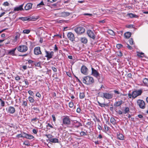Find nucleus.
I'll return each mask as SVG.
<instances>
[{"mask_svg": "<svg viewBox=\"0 0 148 148\" xmlns=\"http://www.w3.org/2000/svg\"><path fill=\"white\" fill-rule=\"evenodd\" d=\"M73 103L72 102H70L69 103V106L70 108H71L73 107Z\"/></svg>", "mask_w": 148, "mask_h": 148, "instance_id": "44", "label": "nucleus"}, {"mask_svg": "<svg viewBox=\"0 0 148 148\" xmlns=\"http://www.w3.org/2000/svg\"><path fill=\"white\" fill-rule=\"evenodd\" d=\"M32 5L31 3H27L25 7V10H27L30 9L32 8Z\"/></svg>", "mask_w": 148, "mask_h": 148, "instance_id": "19", "label": "nucleus"}, {"mask_svg": "<svg viewBox=\"0 0 148 148\" xmlns=\"http://www.w3.org/2000/svg\"><path fill=\"white\" fill-rule=\"evenodd\" d=\"M16 48H15L14 49L10 50L9 52V53L10 54L14 55L15 53V51L16 50Z\"/></svg>", "mask_w": 148, "mask_h": 148, "instance_id": "26", "label": "nucleus"}, {"mask_svg": "<svg viewBox=\"0 0 148 148\" xmlns=\"http://www.w3.org/2000/svg\"><path fill=\"white\" fill-rule=\"evenodd\" d=\"M81 111V109L79 108H77L76 111L77 113H79Z\"/></svg>", "mask_w": 148, "mask_h": 148, "instance_id": "62", "label": "nucleus"}, {"mask_svg": "<svg viewBox=\"0 0 148 148\" xmlns=\"http://www.w3.org/2000/svg\"><path fill=\"white\" fill-rule=\"evenodd\" d=\"M82 82L85 84L88 85L93 83L94 80L92 77L87 76L83 78Z\"/></svg>", "mask_w": 148, "mask_h": 148, "instance_id": "1", "label": "nucleus"}, {"mask_svg": "<svg viewBox=\"0 0 148 148\" xmlns=\"http://www.w3.org/2000/svg\"><path fill=\"white\" fill-rule=\"evenodd\" d=\"M44 5V4L42 1L39 3L38 4L37 6V8L41 7L42 6Z\"/></svg>", "mask_w": 148, "mask_h": 148, "instance_id": "30", "label": "nucleus"}, {"mask_svg": "<svg viewBox=\"0 0 148 148\" xmlns=\"http://www.w3.org/2000/svg\"><path fill=\"white\" fill-rule=\"evenodd\" d=\"M34 53L35 55H38L41 54L42 52L40 51V47H35L34 49Z\"/></svg>", "mask_w": 148, "mask_h": 148, "instance_id": "14", "label": "nucleus"}, {"mask_svg": "<svg viewBox=\"0 0 148 148\" xmlns=\"http://www.w3.org/2000/svg\"><path fill=\"white\" fill-rule=\"evenodd\" d=\"M34 62V64L36 66H40V62Z\"/></svg>", "mask_w": 148, "mask_h": 148, "instance_id": "35", "label": "nucleus"}, {"mask_svg": "<svg viewBox=\"0 0 148 148\" xmlns=\"http://www.w3.org/2000/svg\"><path fill=\"white\" fill-rule=\"evenodd\" d=\"M71 13L67 12L64 11L63 12H60L57 13V15L59 16L66 17L69 16L70 14Z\"/></svg>", "mask_w": 148, "mask_h": 148, "instance_id": "10", "label": "nucleus"}, {"mask_svg": "<svg viewBox=\"0 0 148 148\" xmlns=\"http://www.w3.org/2000/svg\"><path fill=\"white\" fill-rule=\"evenodd\" d=\"M51 69L54 72H56L57 71V69L55 67L52 66L51 67Z\"/></svg>", "mask_w": 148, "mask_h": 148, "instance_id": "46", "label": "nucleus"}, {"mask_svg": "<svg viewBox=\"0 0 148 148\" xmlns=\"http://www.w3.org/2000/svg\"><path fill=\"white\" fill-rule=\"evenodd\" d=\"M47 127H49L51 128H53V126L49 123H48L47 125L46 126Z\"/></svg>", "mask_w": 148, "mask_h": 148, "instance_id": "56", "label": "nucleus"}, {"mask_svg": "<svg viewBox=\"0 0 148 148\" xmlns=\"http://www.w3.org/2000/svg\"><path fill=\"white\" fill-rule=\"evenodd\" d=\"M75 77L77 80V81H78L79 83L82 84V82L80 81V80L76 76H75Z\"/></svg>", "mask_w": 148, "mask_h": 148, "instance_id": "59", "label": "nucleus"}, {"mask_svg": "<svg viewBox=\"0 0 148 148\" xmlns=\"http://www.w3.org/2000/svg\"><path fill=\"white\" fill-rule=\"evenodd\" d=\"M104 127L105 130L106 131H108L109 130V127L107 126L106 124H104Z\"/></svg>", "mask_w": 148, "mask_h": 148, "instance_id": "41", "label": "nucleus"}, {"mask_svg": "<svg viewBox=\"0 0 148 148\" xmlns=\"http://www.w3.org/2000/svg\"><path fill=\"white\" fill-rule=\"evenodd\" d=\"M52 117L53 118V121L54 122L56 120V118L55 117V115H52Z\"/></svg>", "mask_w": 148, "mask_h": 148, "instance_id": "58", "label": "nucleus"}, {"mask_svg": "<svg viewBox=\"0 0 148 148\" xmlns=\"http://www.w3.org/2000/svg\"><path fill=\"white\" fill-rule=\"evenodd\" d=\"M58 50V48L57 47V45H55L54 51H57Z\"/></svg>", "mask_w": 148, "mask_h": 148, "instance_id": "61", "label": "nucleus"}, {"mask_svg": "<svg viewBox=\"0 0 148 148\" xmlns=\"http://www.w3.org/2000/svg\"><path fill=\"white\" fill-rule=\"evenodd\" d=\"M45 136H46L47 138H49V139L52 138H53V136L52 135L50 134H45Z\"/></svg>", "mask_w": 148, "mask_h": 148, "instance_id": "32", "label": "nucleus"}, {"mask_svg": "<svg viewBox=\"0 0 148 148\" xmlns=\"http://www.w3.org/2000/svg\"><path fill=\"white\" fill-rule=\"evenodd\" d=\"M74 31L77 34L80 35L84 33L85 30L83 27H77L75 28Z\"/></svg>", "mask_w": 148, "mask_h": 148, "instance_id": "6", "label": "nucleus"}, {"mask_svg": "<svg viewBox=\"0 0 148 148\" xmlns=\"http://www.w3.org/2000/svg\"><path fill=\"white\" fill-rule=\"evenodd\" d=\"M25 138L29 139H32L34 138V137L32 135L28 134L27 136L25 137Z\"/></svg>", "mask_w": 148, "mask_h": 148, "instance_id": "27", "label": "nucleus"}, {"mask_svg": "<svg viewBox=\"0 0 148 148\" xmlns=\"http://www.w3.org/2000/svg\"><path fill=\"white\" fill-rule=\"evenodd\" d=\"M114 92L115 94H120V92L116 90H114Z\"/></svg>", "mask_w": 148, "mask_h": 148, "instance_id": "60", "label": "nucleus"}, {"mask_svg": "<svg viewBox=\"0 0 148 148\" xmlns=\"http://www.w3.org/2000/svg\"><path fill=\"white\" fill-rule=\"evenodd\" d=\"M67 36L71 42H73L75 41V38L74 34L71 32L68 33Z\"/></svg>", "mask_w": 148, "mask_h": 148, "instance_id": "12", "label": "nucleus"}, {"mask_svg": "<svg viewBox=\"0 0 148 148\" xmlns=\"http://www.w3.org/2000/svg\"><path fill=\"white\" fill-rule=\"evenodd\" d=\"M137 104L140 108L144 109L145 107V102L142 100L138 99L137 101Z\"/></svg>", "mask_w": 148, "mask_h": 148, "instance_id": "9", "label": "nucleus"}, {"mask_svg": "<svg viewBox=\"0 0 148 148\" xmlns=\"http://www.w3.org/2000/svg\"><path fill=\"white\" fill-rule=\"evenodd\" d=\"M27 134L24 133L22 135V136H21L20 137H23L25 138V137L27 136Z\"/></svg>", "mask_w": 148, "mask_h": 148, "instance_id": "48", "label": "nucleus"}, {"mask_svg": "<svg viewBox=\"0 0 148 148\" xmlns=\"http://www.w3.org/2000/svg\"><path fill=\"white\" fill-rule=\"evenodd\" d=\"M28 49L27 47L24 45H20L17 48L18 51L22 52H26L27 50Z\"/></svg>", "mask_w": 148, "mask_h": 148, "instance_id": "5", "label": "nucleus"}, {"mask_svg": "<svg viewBox=\"0 0 148 148\" xmlns=\"http://www.w3.org/2000/svg\"><path fill=\"white\" fill-rule=\"evenodd\" d=\"M87 34L88 36L94 40L95 38V36L94 33V31H92L90 29L87 30Z\"/></svg>", "mask_w": 148, "mask_h": 148, "instance_id": "7", "label": "nucleus"}, {"mask_svg": "<svg viewBox=\"0 0 148 148\" xmlns=\"http://www.w3.org/2000/svg\"><path fill=\"white\" fill-rule=\"evenodd\" d=\"M127 16L130 17L131 18H138V15L134 14L132 13H129L127 14Z\"/></svg>", "mask_w": 148, "mask_h": 148, "instance_id": "25", "label": "nucleus"}, {"mask_svg": "<svg viewBox=\"0 0 148 148\" xmlns=\"http://www.w3.org/2000/svg\"><path fill=\"white\" fill-rule=\"evenodd\" d=\"M22 105L24 106H26L27 105V103L26 101H24Z\"/></svg>", "mask_w": 148, "mask_h": 148, "instance_id": "54", "label": "nucleus"}, {"mask_svg": "<svg viewBox=\"0 0 148 148\" xmlns=\"http://www.w3.org/2000/svg\"><path fill=\"white\" fill-rule=\"evenodd\" d=\"M117 138L118 139L121 140H123L124 139V136L123 135L120 133L117 134Z\"/></svg>", "mask_w": 148, "mask_h": 148, "instance_id": "22", "label": "nucleus"}, {"mask_svg": "<svg viewBox=\"0 0 148 148\" xmlns=\"http://www.w3.org/2000/svg\"><path fill=\"white\" fill-rule=\"evenodd\" d=\"M36 97H37L39 98H40L41 97V95L39 92H37L36 93Z\"/></svg>", "mask_w": 148, "mask_h": 148, "instance_id": "49", "label": "nucleus"}, {"mask_svg": "<svg viewBox=\"0 0 148 148\" xmlns=\"http://www.w3.org/2000/svg\"><path fill=\"white\" fill-rule=\"evenodd\" d=\"M142 92L143 90L142 89L133 91L132 92V98L134 99L137 96L141 95Z\"/></svg>", "mask_w": 148, "mask_h": 148, "instance_id": "4", "label": "nucleus"}, {"mask_svg": "<svg viewBox=\"0 0 148 148\" xmlns=\"http://www.w3.org/2000/svg\"><path fill=\"white\" fill-rule=\"evenodd\" d=\"M86 133H87V132H85L83 131L81 132L80 133V134L81 135V136H85V135H87Z\"/></svg>", "mask_w": 148, "mask_h": 148, "instance_id": "38", "label": "nucleus"}, {"mask_svg": "<svg viewBox=\"0 0 148 148\" xmlns=\"http://www.w3.org/2000/svg\"><path fill=\"white\" fill-rule=\"evenodd\" d=\"M24 81L26 85H28L29 84V83L27 79H25Z\"/></svg>", "mask_w": 148, "mask_h": 148, "instance_id": "63", "label": "nucleus"}, {"mask_svg": "<svg viewBox=\"0 0 148 148\" xmlns=\"http://www.w3.org/2000/svg\"><path fill=\"white\" fill-rule=\"evenodd\" d=\"M64 21L62 20H60L58 21V20H57L56 21V22L57 23H62Z\"/></svg>", "mask_w": 148, "mask_h": 148, "instance_id": "55", "label": "nucleus"}, {"mask_svg": "<svg viewBox=\"0 0 148 148\" xmlns=\"http://www.w3.org/2000/svg\"><path fill=\"white\" fill-rule=\"evenodd\" d=\"M15 79L16 80L18 81L21 79V78L19 76L17 75V76L16 77Z\"/></svg>", "mask_w": 148, "mask_h": 148, "instance_id": "50", "label": "nucleus"}, {"mask_svg": "<svg viewBox=\"0 0 148 148\" xmlns=\"http://www.w3.org/2000/svg\"><path fill=\"white\" fill-rule=\"evenodd\" d=\"M81 73L84 75H87L88 74V69L85 66H82L81 69Z\"/></svg>", "mask_w": 148, "mask_h": 148, "instance_id": "11", "label": "nucleus"}, {"mask_svg": "<svg viewBox=\"0 0 148 148\" xmlns=\"http://www.w3.org/2000/svg\"><path fill=\"white\" fill-rule=\"evenodd\" d=\"M123 101L122 100L116 102L114 104V106L115 107H118L120 106L123 103Z\"/></svg>", "mask_w": 148, "mask_h": 148, "instance_id": "21", "label": "nucleus"}, {"mask_svg": "<svg viewBox=\"0 0 148 148\" xmlns=\"http://www.w3.org/2000/svg\"><path fill=\"white\" fill-rule=\"evenodd\" d=\"M5 102L3 101H2L1 102V105L2 107H3L5 106Z\"/></svg>", "mask_w": 148, "mask_h": 148, "instance_id": "51", "label": "nucleus"}, {"mask_svg": "<svg viewBox=\"0 0 148 148\" xmlns=\"http://www.w3.org/2000/svg\"><path fill=\"white\" fill-rule=\"evenodd\" d=\"M20 34L19 33H17L16 34L15 37V40L16 41L17 39L19 38Z\"/></svg>", "mask_w": 148, "mask_h": 148, "instance_id": "39", "label": "nucleus"}, {"mask_svg": "<svg viewBox=\"0 0 148 148\" xmlns=\"http://www.w3.org/2000/svg\"><path fill=\"white\" fill-rule=\"evenodd\" d=\"M131 33L129 32H127L124 34V35L126 38H129L131 36Z\"/></svg>", "mask_w": 148, "mask_h": 148, "instance_id": "24", "label": "nucleus"}, {"mask_svg": "<svg viewBox=\"0 0 148 148\" xmlns=\"http://www.w3.org/2000/svg\"><path fill=\"white\" fill-rule=\"evenodd\" d=\"M127 47L130 50H131L132 49V47L130 46L128 44H127Z\"/></svg>", "mask_w": 148, "mask_h": 148, "instance_id": "52", "label": "nucleus"}, {"mask_svg": "<svg viewBox=\"0 0 148 148\" xmlns=\"http://www.w3.org/2000/svg\"><path fill=\"white\" fill-rule=\"evenodd\" d=\"M23 5L24 4H23L18 7H16L14 8L13 12L14 13L15 11L23 10L24 9L23 8Z\"/></svg>", "mask_w": 148, "mask_h": 148, "instance_id": "16", "label": "nucleus"}, {"mask_svg": "<svg viewBox=\"0 0 148 148\" xmlns=\"http://www.w3.org/2000/svg\"><path fill=\"white\" fill-rule=\"evenodd\" d=\"M103 97L106 99H110L113 97V94L112 93L109 92L103 93Z\"/></svg>", "mask_w": 148, "mask_h": 148, "instance_id": "13", "label": "nucleus"}, {"mask_svg": "<svg viewBox=\"0 0 148 148\" xmlns=\"http://www.w3.org/2000/svg\"><path fill=\"white\" fill-rule=\"evenodd\" d=\"M3 5L5 6H8L9 4L8 2L6 1L4 2Z\"/></svg>", "mask_w": 148, "mask_h": 148, "instance_id": "47", "label": "nucleus"}, {"mask_svg": "<svg viewBox=\"0 0 148 148\" xmlns=\"http://www.w3.org/2000/svg\"><path fill=\"white\" fill-rule=\"evenodd\" d=\"M45 52L46 54L45 57L47 58V60H49L52 58L54 54V52L53 51L51 52L45 50Z\"/></svg>", "mask_w": 148, "mask_h": 148, "instance_id": "8", "label": "nucleus"}, {"mask_svg": "<svg viewBox=\"0 0 148 148\" xmlns=\"http://www.w3.org/2000/svg\"><path fill=\"white\" fill-rule=\"evenodd\" d=\"M49 140L52 143H58V139L56 138H52L49 139Z\"/></svg>", "mask_w": 148, "mask_h": 148, "instance_id": "23", "label": "nucleus"}, {"mask_svg": "<svg viewBox=\"0 0 148 148\" xmlns=\"http://www.w3.org/2000/svg\"><path fill=\"white\" fill-rule=\"evenodd\" d=\"M123 47L122 45L121 44H118L116 45V47L118 49H120Z\"/></svg>", "mask_w": 148, "mask_h": 148, "instance_id": "42", "label": "nucleus"}, {"mask_svg": "<svg viewBox=\"0 0 148 148\" xmlns=\"http://www.w3.org/2000/svg\"><path fill=\"white\" fill-rule=\"evenodd\" d=\"M143 82L144 84L147 85L148 84V79L146 78H144L143 80Z\"/></svg>", "mask_w": 148, "mask_h": 148, "instance_id": "31", "label": "nucleus"}, {"mask_svg": "<svg viewBox=\"0 0 148 148\" xmlns=\"http://www.w3.org/2000/svg\"><path fill=\"white\" fill-rule=\"evenodd\" d=\"M28 99H29V102L30 103H33L35 101V100H34V99L32 97H31V96H29L28 97Z\"/></svg>", "mask_w": 148, "mask_h": 148, "instance_id": "28", "label": "nucleus"}, {"mask_svg": "<svg viewBox=\"0 0 148 148\" xmlns=\"http://www.w3.org/2000/svg\"><path fill=\"white\" fill-rule=\"evenodd\" d=\"M23 144L27 146L29 145V142L27 141H25L23 143Z\"/></svg>", "mask_w": 148, "mask_h": 148, "instance_id": "53", "label": "nucleus"}, {"mask_svg": "<svg viewBox=\"0 0 148 148\" xmlns=\"http://www.w3.org/2000/svg\"><path fill=\"white\" fill-rule=\"evenodd\" d=\"M80 40L82 43L85 44L87 43L88 42L87 38L85 37H81Z\"/></svg>", "mask_w": 148, "mask_h": 148, "instance_id": "20", "label": "nucleus"}, {"mask_svg": "<svg viewBox=\"0 0 148 148\" xmlns=\"http://www.w3.org/2000/svg\"><path fill=\"white\" fill-rule=\"evenodd\" d=\"M117 55L120 57H121L122 56L123 54L121 51H119L117 53Z\"/></svg>", "mask_w": 148, "mask_h": 148, "instance_id": "45", "label": "nucleus"}, {"mask_svg": "<svg viewBox=\"0 0 148 148\" xmlns=\"http://www.w3.org/2000/svg\"><path fill=\"white\" fill-rule=\"evenodd\" d=\"M62 125H69L71 123V120L69 117L67 116H64L62 119Z\"/></svg>", "mask_w": 148, "mask_h": 148, "instance_id": "2", "label": "nucleus"}, {"mask_svg": "<svg viewBox=\"0 0 148 148\" xmlns=\"http://www.w3.org/2000/svg\"><path fill=\"white\" fill-rule=\"evenodd\" d=\"M91 75L97 78L98 80L100 78V74L98 71L93 67H91Z\"/></svg>", "mask_w": 148, "mask_h": 148, "instance_id": "3", "label": "nucleus"}, {"mask_svg": "<svg viewBox=\"0 0 148 148\" xmlns=\"http://www.w3.org/2000/svg\"><path fill=\"white\" fill-rule=\"evenodd\" d=\"M129 112V109L128 107L125 108V110L123 112L124 114H126Z\"/></svg>", "mask_w": 148, "mask_h": 148, "instance_id": "34", "label": "nucleus"}, {"mask_svg": "<svg viewBox=\"0 0 148 148\" xmlns=\"http://www.w3.org/2000/svg\"><path fill=\"white\" fill-rule=\"evenodd\" d=\"M33 109L34 110L36 111L37 112H39L40 111L37 108H34Z\"/></svg>", "mask_w": 148, "mask_h": 148, "instance_id": "57", "label": "nucleus"}, {"mask_svg": "<svg viewBox=\"0 0 148 148\" xmlns=\"http://www.w3.org/2000/svg\"><path fill=\"white\" fill-rule=\"evenodd\" d=\"M33 19L34 18H33L29 16L21 17L19 18V19H20L23 21H34V20H33Z\"/></svg>", "mask_w": 148, "mask_h": 148, "instance_id": "15", "label": "nucleus"}, {"mask_svg": "<svg viewBox=\"0 0 148 148\" xmlns=\"http://www.w3.org/2000/svg\"><path fill=\"white\" fill-rule=\"evenodd\" d=\"M85 95L83 92L80 93L79 94V97L80 99H83Z\"/></svg>", "mask_w": 148, "mask_h": 148, "instance_id": "33", "label": "nucleus"}, {"mask_svg": "<svg viewBox=\"0 0 148 148\" xmlns=\"http://www.w3.org/2000/svg\"><path fill=\"white\" fill-rule=\"evenodd\" d=\"M28 93L31 96H33L34 94V92L31 90H29L28 92Z\"/></svg>", "mask_w": 148, "mask_h": 148, "instance_id": "40", "label": "nucleus"}, {"mask_svg": "<svg viewBox=\"0 0 148 148\" xmlns=\"http://www.w3.org/2000/svg\"><path fill=\"white\" fill-rule=\"evenodd\" d=\"M30 32V30L29 29H24L23 31V33L24 34H28Z\"/></svg>", "mask_w": 148, "mask_h": 148, "instance_id": "36", "label": "nucleus"}, {"mask_svg": "<svg viewBox=\"0 0 148 148\" xmlns=\"http://www.w3.org/2000/svg\"><path fill=\"white\" fill-rule=\"evenodd\" d=\"M129 42L130 45H132L133 44L134 41L132 38L130 39L129 40Z\"/></svg>", "mask_w": 148, "mask_h": 148, "instance_id": "37", "label": "nucleus"}, {"mask_svg": "<svg viewBox=\"0 0 148 148\" xmlns=\"http://www.w3.org/2000/svg\"><path fill=\"white\" fill-rule=\"evenodd\" d=\"M73 125L76 128H78L80 126L82 125V124L80 123L76 120L74 121Z\"/></svg>", "mask_w": 148, "mask_h": 148, "instance_id": "18", "label": "nucleus"}, {"mask_svg": "<svg viewBox=\"0 0 148 148\" xmlns=\"http://www.w3.org/2000/svg\"><path fill=\"white\" fill-rule=\"evenodd\" d=\"M108 33L111 34L112 35H114L115 34L114 32L112 30H109Z\"/></svg>", "mask_w": 148, "mask_h": 148, "instance_id": "43", "label": "nucleus"}, {"mask_svg": "<svg viewBox=\"0 0 148 148\" xmlns=\"http://www.w3.org/2000/svg\"><path fill=\"white\" fill-rule=\"evenodd\" d=\"M6 110H7L8 112L10 114H13L15 112V109L14 107L13 106H9L7 110L6 108Z\"/></svg>", "mask_w": 148, "mask_h": 148, "instance_id": "17", "label": "nucleus"}, {"mask_svg": "<svg viewBox=\"0 0 148 148\" xmlns=\"http://www.w3.org/2000/svg\"><path fill=\"white\" fill-rule=\"evenodd\" d=\"M110 122L114 125L116 123V120L113 118L111 117L110 120Z\"/></svg>", "mask_w": 148, "mask_h": 148, "instance_id": "29", "label": "nucleus"}, {"mask_svg": "<svg viewBox=\"0 0 148 148\" xmlns=\"http://www.w3.org/2000/svg\"><path fill=\"white\" fill-rule=\"evenodd\" d=\"M98 129L99 130H102V128L101 126L99 124L98 125Z\"/></svg>", "mask_w": 148, "mask_h": 148, "instance_id": "64", "label": "nucleus"}]
</instances>
